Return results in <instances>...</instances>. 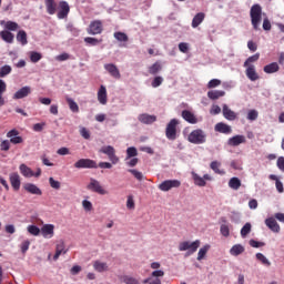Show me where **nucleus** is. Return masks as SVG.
<instances>
[{
  "label": "nucleus",
  "mask_w": 284,
  "mask_h": 284,
  "mask_svg": "<svg viewBox=\"0 0 284 284\" xmlns=\"http://www.w3.org/2000/svg\"><path fill=\"white\" fill-rule=\"evenodd\" d=\"M138 120L140 121V123H143L144 125H152V123H155L156 121V115L142 113L138 116Z\"/></svg>",
  "instance_id": "obj_19"
},
{
  "label": "nucleus",
  "mask_w": 284,
  "mask_h": 284,
  "mask_svg": "<svg viewBox=\"0 0 284 284\" xmlns=\"http://www.w3.org/2000/svg\"><path fill=\"white\" fill-rule=\"evenodd\" d=\"M134 156H139V151L136 150V148H128L125 161H130V159H133Z\"/></svg>",
  "instance_id": "obj_40"
},
{
  "label": "nucleus",
  "mask_w": 284,
  "mask_h": 284,
  "mask_svg": "<svg viewBox=\"0 0 284 284\" xmlns=\"http://www.w3.org/2000/svg\"><path fill=\"white\" fill-rule=\"evenodd\" d=\"M128 172H130V174H132L136 181H143L144 179L143 173L136 169H129Z\"/></svg>",
  "instance_id": "obj_49"
},
{
  "label": "nucleus",
  "mask_w": 284,
  "mask_h": 284,
  "mask_svg": "<svg viewBox=\"0 0 284 284\" xmlns=\"http://www.w3.org/2000/svg\"><path fill=\"white\" fill-rule=\"evenodd\" d=\"M210 252V244H205L203 247L199 250L197 253V261H203L205 258V255Z\"/></svg>",
  "instance_id": "obj_39"
},
{
  "label": "nucleus",
  "mask_w": 284,
  "mask_h": 284,
  "mask_svg": "<svg viewBox=\"0 0 284 284\" xmlns=\"http://www.w3.org/2000/svg\"><path fill=\"white\" fill-rule=\"evenodd\" d=\"M29 94H32V88H30L29 85H26V87H22L20 90H18L13 94V99L16 101L19 99H26V97H28Z\"/></svg>",
  "instance_id": "obj_14"
},
{
  "label": "nucleus",
  "mask_w": 284,
  "mask_h": 284,
  "mask_svg": "<svg viewBox=\"0 0 284 284\" xmlns=\"http://www.w3.org/2000/svg\"><path fill=\"white\" fill-rule=\"evenodd\" d=\"M201 247V240H195L194 242L183 241L180 242L178 250L179 252H186L185 256H192Z\"/></svg>",
  "instance_id": "obj_2"
},
{
  "label": "nucleus",
  "mask_w": 284,
  "mask_h": 284,
  "mask_svg": "<svg viewBox=\"0 0 284 284\" xmlns=\"http://www.w3.org/2000/svg\"><path fill=\"white\" fill-rule=\"evenodd\" d=\"M159 190L161 192H170V190L174 187H181V181L179 180H165L162 183L159 184Z\"/></svg>",
  "instance_id": "obj_8"
},
{
  "label": "nucleus",
  "mask_w": 284,
  "mask_h": 284,
  "mask_svg": "<svg viewBox=\"0 0 284 284\" xmlns=\"http://www.w3.org/2000/svg\"><path fill=\"white\" fill-rule=\"evenodd\" d=\"M67 103L71 112L78 113L79 112V104L72 98H67Z\"/></svg>",
  "instance_id": "obj_41"
},
{
  "label": "nucleus",
  "mask_w": 284,
  "mask_h": 284,
  "mask_svg": "<svg viewBox=\"0 0 284 284\" xmlns=\"http://www.w3.org/2000/svg\"><path fill=\"white\" fill-rule=\"evenodd\" d=\"M17 42L21 43V45H28V33L24 30H20L17 33Z\"/></svg>",
  "instance_id": "obj_32"
},
{
  "label": "nucleus",
  "mask_w": 284,
  "mask_h": 284,
  "mask_svg": "<svg viewBox=\"0 0 284 284\" xmlns=\"http://www.w3.org/2000/svg\"><path fill=\"white\" fill-rule=\"evenodd\" d=\"M187 141L194 145H203L207 141V134L202 129H196L189 134Z\"/></svg>",
  "instance_id": "obj_3"
},
{
  "label": "nucleus",
  "mask_w": 284,
  "mask_h": 284,
  "mask_svg": "<svg viewBox=\"0 0 284 284\" xmlns=\"http://www.w3.org/2000/svg\"><path fill=\"white\" fill-rule=\"evenodd\" d=\"M182 118L184 119V121L191 123L192 125L199 123V119H196V115H194V113L189 110L182 111Z\"/></svg>",
  "instance_id": "obj_23"
},
{
  "label": "nucleus",
  "mask_w": 284,
  "mask_h": 284,
  "mask_svg": "<svg viewBox=\"0 0 284 284\" xmlns=\"http://www.w3.org/2000/svg\"><path fill=\"white\" fill-rule=\"evenodd\" d=\"M246 119L248 120V121H256V119H258V111H256V110H250L248 111V113H247V116H246Z\"/></svg>",
  "instance_id": "obj_55"
},
{
  "label": "nucleus",
  "mask_w": 284,
  "mask_h": 284,
  "mask_svg": "<svg viewBox=\"0 0 284 284\" xmlns=\"http://www.w3.org/2000/svg\"><path fill=\"white\" fill-rule=\"evenodd\" d=\"M113 37L120 43H128V41H130V38L125 34V32L116 31L113 33Z\"/></svg>",
  "instance_id": "obj_35"
},
{
  "label": "nucleus",
  "mask_w": 284,
  "mask_h": 284,
  "mask_svg": "<svg viewBox=\"0 0 284 284\" xmlns=\"http://www.w3.org/2000/svg\"><path fill=\"white\" fill-rule=\"evenodd\" d=\"M49 185H50L53 190H61V182L54 180V178H49Z\"/></svg>",
  "instance_id": "obj_53"
},
{
  "label": "nucleus",
  "mask_w": 284,
  "mask_h": 284,
  "mask_svg": "<svg viewBox=\"0 0 284 284\" xmlns=\"http://www.w3.org/2000/svg\"><path fill=\"white\" fill-rule=\"evenodd\" d=\"M27 230L32 236H39V234H41V229L37 225H29Z\"/></svg>",
  "instance_id": "obj_47"
},
{
  "label": "nucleus",
  "mask_w": 284,
  "mask_h": 284,
  "mask_svg": "<svg viewBox=\"0 0 284 284\" xmlns=\"http://www.w3.org/2000/svg\"><path fill=\"white\" fill-rule=\"evenodd\" d=\"M176 125H179V120L172 119L165 129V136L169 141H176Z\"/></svg>",
  "instance_id": "obj_5"
},
{
  "label": "nucleus",
  "mask_w": 284,
  "mask_h": 284,
  "mask_svg": "<svg viewBox=\"0 0 284 284\" xmlns=\"http://www.w3.org/2000/svg\"><path fill=\"white\" fill-rule=\"evenodd\" d=\"M19 170L22 176H24L26 179H32V176H34V171H32V169H30L26 164H20Z\"/></svg>",
  "instance_id": "obj_27"
},
{
  "label": "nucleus",
  "mask_w": 284,
  "mask_h": 284,
  "mask_svg": "<svg viewBox=\"0 0 284 284\" xmlns=\"http://www.w3.org/2000/svg\"><path fill=\"white\" fill-rule=\"evenodd\" d=\"M73 166L77 170H97V168H99L97 161L90 159H80L73 164Z\"/></svg>",
  "instance_id": "obj_4"
},
{
  "label": "nucleus",
  "mask_w": 284,
  "mask_h": 284,
  "mask_svg": "<svg viewBox=\"0 0 284 284\" xmlns=\"http://www.w3.org/2000/svg\"><path fill=\"white\" fill-rule=\"evenodd\" d=\"M194 184L199 187H205L207 185V182L205 181H212V176L210 174H204L203 178H201L199 174L192 172Z\"/></svg>",
  "instance_id": "obj_10"
},
{
  "label": "nucleus",
  "mask_w": 284,
  "mask_h": 284,
  "mask_svg": "<svg viewBox=\"0 0 284 284\" xmlns=\"http://www.w3.org/2000/svg\"><path fill=\"white\" fill-rule=\"evenodd\" d=\"M244 252H245V246H243V244H234L230 248L231 256H241V254H243Z\"/></svg>",
  "instance_id": "obj_26"
},
{
  "label": "nucleus",
  "mask_w": 284,
  "mask_h": 284,
  "mask_svg": "<svg viewBox=\"0 0 284 284\" xmlns=\"http://www.w3.org/2000/svg\"><path fill=\"white\" fill-rule=\"evenodd\" d=\"M126 161V165L128 168H136V165L139 164V159L138 158H131V160H125Z\"/></svg>",
  "instance_id": "obj_61"
},
{
  "label": "nucleus",
  "mask_w": 284,
  "mask_h": 284,
  "mask_svg": "<svg viewBox=\"0 0 284 284\" xmlns=\"http://www.w3.org/2000/svg\"><path fill=\"white\" fill-rule=\"evenodd\" d=\"M20 250H21L22 254H26V252H28V250H30V240H24L20 244Z\"/></svg>",
  "instance_id": "obj_58"
},
{
  "label": "nucleus",
  "mask_w": 284,
  "mask_h": 284,
  "mask_svg": "<svg viewBox=\"0 0 284 284\" xmlns=\"http://www.w3.org/2000/svg\"><path fill=\"white\" fill-rule=\"evenodd\" d=\"M258 59H261V53H255V54L248 57L244 62V68H250V65H252L251 63H256V61H258Z\"/></svg>",
  "instance_id": "obj_37"
},
{
  "label": "nucleus",
  "mask_w": 284,
  "mask_h": 284,
  "mask_svg": "<svg viewBox=\"0 0 284 284\" xmlns=\"http://www.w3.org/2000/svg\"><path fill=\"white\" fill-rule=\"evenodd\" d=\"M8 85L6 84V81L0 79V108L1 105H6V100H3V93L6 92Z\"/></svg>",
  "instance_id": "obj_38"
},
{
  "label": "nucleus",
  "mask_w": 284,
  "mask_h": 284,
  "mask_svg": "<svg viewBox=\"0 0 284 284\" xmlns=\"http://www.w3.org/2000/svg\"><path fill=\"white\" fill-rule=\"evenodd\" d=\"M241 179L234 176V178H231L230 181H229V187H231V190H240L241 189Z\"/></svg>",
  "instance_id": "obj_36"
},
{
  "label": "nucleus",
  "mask_w": 284,
  "mask_h": 284,
  "mask_svg": "<svg viewBox=\"0 0 284 284\" xmlns=\"http://www.w3.org/2000/svg\"><path fill=\"white\" fill-rule=\"evenodd\" d=\"M162 84H163V77L161 75L155 77L151 83L152 88H159Z\"/></svg>",
  "instance_id": "obj_57"
},
{
  "label": "nucleus",
  "mask_w": 284,
  "mask_h": 284,
  "mask_svg": "<svg viewBox=\"0 0 284 284\" xmlns=\"http://www.w3.org/2000/svg\"><path fill=\"white\" fill-rule=\"evenodd\" d=\"M80 135L82 139H85L87 141L90 140V131L84 126L80 128Z\"/></svg>",
  "instance_id": "obj_59"
},
{
  "label": "nucleus",
  "mask_w": 284,
  "mask_h": 284,
  "mask_svg": "<svg viewBox=\"0 0 284 284\" xmlns=\"http://www.w3.org/2000/svg\"><path fill=\"white\" fill-rule=\"evenodd\" d=\"M98 101L101 105H105L108 103V90L105 85H101L98 91Z\"/></svg>",
  "instance_id": "obj_24"
},
{
  "label": "nucleus",
  "mask_w": 284,
  "mask_h": 284,
  "mask_svg": "<svg viewBox=\"0 0 284 284\" xmlns=\"http://www.w3.org/2000/svg\"><path fill=\"white\" fill-rule=\"evenodd\" d=\"M250 17L253 30H261V21L263 19V8L261 4H253L251 7Z\"/></svg>",
  "instance_id": "obj_1"
},
{
  "label": "nucleus",
  "mask_w": 284,
  "mask_h": 284,
  "mask_svg": "<svg viewBox=\"0 0 284 284\" xmlns=\"http://www.w3.org/2000/svg\"><path fill=\"white\" fill-rule=\"evenodd\" d=\"M48 14H55L57 3L54 0H44Z\"/></svg>",
  "instance_id": "obj_34"
},
{
  "label": "nucleus",
  "mask_w": 284,
  "mask_h": 284,
  "mask_svg": "<svg viewBox=\"0 0 284 284\" xmlns=\"http://www.w3.org/2000/svg\"><path fill=\"white\" fill-rule=\"evenodd\" d=\"M40 59H43V55L41 54V53H39V52H37V51H32L31 53H30V61L32 62V63H39V60Z\"/></svg>",
  "instance_id": "obj_51"
},
{
  "label": "nucleus",
  "mask_w": 284,
  "mask_h": 284,
  "mask_svg": "<svg viewBox=\"0 0 284 284\" xmlns=\"http://www.w3.org/2000/svg\"><path fill=\"white\" fill-rule=\"evenodd\" d=\"M7 138L10 139V143L13 145H19V143H23V138L19 136V132L17 129H13L7 133Z\"/></svg>",
  "instance_id": "obj_13"
},
{
  "label": "nucleus",
  "mask_w": 284,
  "mask_h": 284,
  "mask_svg": "<svg viewBox=\"0 0 284 284\" xmlns=\"http://www.w3.org/2000/svg\"><path fill=\"white\" fill-rule=\"evenodd\" d=\"M251 247H265V242H258L256 240H250Z\"/></svg>",
  "instance_id": "obj_62"
},
{
  "label": "nucleus",
  "mask_w": 284,
  "mask_h": 284,
  "mask_svg": "<svg viewBox=\"0 0 284 284\" xmlns=\"http://www.w3.org/2000/svg\"><path fill=\"white\" fill-rule=\"evenodd\" d=\"M0 37L2 41H6V43H12L14 41V34L8 30L1 31Z\"/></svg>",
  "instance_id": "obj_33"
},
{
  "label": "nucleus",
  "mask_w": 284,
  "mask_h": 284,
  "mask_svg": "<svg viewBox=\"0 0 284 284\" xmlns=\"http://www.w3.org/2000/svg\"><path fill=\"white\" fill-rule=\"evenodd\" d=\"M214 131L219 132L220 134H232V126L225 122H219L215 124Z\"/></svg>",
  "instance_id": "obj_16"
},
{
  "label": "nucleus",
  "mask_w": 284,
  "mask_h": 284,
  "mask_svg": "<svg viewBox=\"0 0 284 284\" xmlns=\"http://www.w3.org/2000/svg\"><path fill=\"white\" fill-rule=\"evenodd\" d=\"M277 168L278 170H281L282 172H284V156H280L277 159Z\"/></svg>",
  "instance_id": "obj_64"
},
{
  "label": "nucleus",
  "mask_w": 284,
  "mask_h": 284,
  "mask_svg": "<svg viewBox=\"0 0 284 284\" xmlns=\"http://www.w3.org/2000/svg\"><path fill=\"white\" fill-rule=\"evenodd\" d=\"M278 70H281V67H278V63L276 62H272L264 67V72L266 74H274V72H278Z\"/></svg>",
  "instance_id": "obj_28"
},
{
  "label": "nucleus",
  "mask_w": 284,
  "mask_h": 284,
  "mask_svg": "<svg viewBox=\"0 0 284 284\" xmlns=\"http://www.w3.org/2000/svg\"><path fill=\"white\" fill-rule=\"evenodd\" d=\"M40 232L44 239H52L54 236V226L52 224H44Z\"/></svg>",
  "instance_id": "obj_22"
},
{
  "label": "nucleus",
  "mask_w": 284,
  "mask_h": 284,
  "mask_svg": "<svg viewBox=\"0 0 284 284\" xmlns=\"http://www.w3.org/2000/svg\"><path fill=\"white\" fill-rule=\"evenodd\" d=\"M123 283L125 284H141V282H139V280H136V277H132V276H123Z\"/></svg>",
  "instance_id": "obj_54"
},
{
  "label": "nucleus",
  "mask_w": 284,
  "mask_h": 284,
  "mask_svg": "<svg viewBox=\"0 0 284 284\" xmlns=\"http://www.w3.org/2000/svg\"><path fill=\"white\" fill-rule=\"evenodd\" d=\"M10 183L13 190L19 191L21 187V178L18 175V173H12L10 175Z\"/></svg>",
  "instance_id": "obj_25"
},
{
  "label": "nucleus",
  "mask_w": 284,
  "mask_h": 284,
  "mask_svg": "<svg viewBox=\"0 0 284 284\" xmlns=\"http://www.w3.org/2000/svg\"><path fill=\"white\" fill-rule=\"evenodd\" d=\"M103 40H99L97 38H92V37H87L84 38V43H87L88 45H99V43H101Z\"/></svg>",
  "instance_id": "obj_50"
},
{
  "label": "nucleus",
  "mask_w": 284,
  "mask_h": 284,
  "mask_svg": "<svg viewBox=\"0 0 284 284\" xmlns=\"http://www.w3.org/2000/svg\"><path fill=\"white\" fill-rule=\"evenodd\" d=\"M82 207L85 212H92V202H90L88 200H83Z\"/></svg>",
  "instance_id": "obj_60"
},
{
  "label": "nucleus",
  "mask_w": 284,
  "mask_h": 284,
  "mask_svg": "<svg viewBox=\"0 0 284 284\" xmlns=\"http://www.w3.org/2000/svg\"><path fill=\"white\" fill-rule=\"evenodd\" d=\"M87 190H90V192H95L97 194H101L102 196L108 194V191L101 186L99 180L93 178L90 179V183L87 185Z\"/></svg>",
  "instance_id": "obj_7"
},
{
  "label": "nucleus",
  "mask_w": 284,
  "mask_h": 284,
  "mask_svg": "<svg viewBox=\"0 0 284 284\" xmlns=\"http://www.w3.org/2000/svg\"><path fill=\"white\" fill-rule=\"evenodd\" d=\"M245 74L250 81H258L260 77L256 72V67L254 64H251L246 67Z\"/></svg>",
  "instance_id": "obj_21"
},
{
  "label": "nucleus",
  "mask_w": 284,
  "mask_h": 284,
  "mask_svg": "<svg viewBox=\"0 0 284 284\" xmlns=\"http://www.w3.org/2000/svg\"><path fill=\"white\" fill-rule=\"evenodd\" d=\"M252 232V223L246 222L244 226L241 229V236L242 239H246L247 234Z\"/></svg>",
  "instance_id": "obj_42"
},
{
  "label": "nucleus",
  "mask_w": 284,
  "mask_h": 284,
  "mask_svg": "<svg viewBox=\"0 0 284 284\" xmlns=\"http://www.w3.org/2000/svg\"><path fill=\"white\" fill-rule=\"evenodd\" d=\"M225 94V91L223 90H211L207 92V97L209 99H211V101H216L217 99H221V97H223Z\"/></svg>",
  "instance_id": "obj_29"
},
{
  "label": "nucleus",
  "mask_w": 284,
  "mask_h": 284,
  "mask_svg": "<svg viewBox=\"0 0 284 284\" xmlns=\"http://www.w3.org/2000/svg\"><path fill=\"white\" fill-rule=\"evenodd\" d=\"M23 190H26V192L29 194H34L36 196H41V194H43V191H41L34 183L23 184Z\"/></svg>",
  "instance_id": "obj_15"
},
{
  "label": "nucleus",
  "mask_w": 284,
  "mask_h": 284,
  "mask_svg": "<svg viewBox=\"0 0 284 284\" xmlns=\"http://www.w3.org/2000/svg\"><path fill=\"white\" fill-rule=\"evenodd\" d=\"M93 268L95 270V272L102 273V272H108L109 266H108V263L105 262L95 261L93 263Z\"/></svg>",
  "instance_id": "obj_30"
},
{
  "label": "nucleus",
  "mask_w": 284,
  "mask_h": 284,
  "mask_svg": "<svg viewBox=\"0 0 284 284\" xmlns=\"http://www.w3.org/2000/svg\"><path fill=\"white\" fill-rule=\"evenodd\" d=\"M265 225L271 230V232H274L275 234H278L281 232V225H278V222L274 217H268L265 220Z\"/></svg>",
  "instance_id": "obj_18"
},
{
  "label": "nucleus",
  "mask_w": 284,
  "mask_h": 284,
  "mask_svg": "<svg viewBox=\"0 0 284 284\" xmlns=\"http://www.w3.org/2000/svg\"><path fill=\"white\" fill-rule=\"evenodd\" d=\"M11 72H12V67H10L9 64L1 67L0 68V79L8 77V74H10Z\"/></svg>",
  "instance_id": "obj_43"
},
{
  "label": "nucleus",
  "mask_w": 284,
  "mask_h": 284,
  "mask_svg": "<svg viewBox=\"0 0 284 284\" xmlns=\"http://www.w3.org/2000/svg\"><path fill=\"white\" fill-rule=\"evenodd\" d=\"M255 257L257 258V261L261 262L262 265H265L266 267H270V265H272V262H270V260H267L263 253H256Z\"/></svg>",
  "instance_id": "obj_46"
},
{
  "label": "nucleus",
  "mask_w": 284,
  "mask_h": 284,
  "mask_svg": "<svg viewBox=\"0 0 284 284\" xmlns=\"http://www.w3.org/2000/svg\"><path fill=\"white\" fill-rule=\"evenodd\" d=\"M0 150H2V152H8V150H10V141L3 140L0 144Z\"/></svg>",
  "instance_id": "obj_63"
},
{
  "label": "nucleus",
  "mask_w": 284,
  "mask_h": 284,
  "mask_svg": "<svg viewBox=\"0 0 284 284\" xmlns=\"http://www.w3.org/2000/svg\"><path fill=\"white\" fill-rule=\"evenodd\" d=\"M222 114L226 121H236L239 114L236 112L232 111L227 104H223L222 106Z\"/></svg>",
  "instance_id": "obj_11"
},
{
  "label": "nucleus",
  "mask_w": 284,
  "mask_h": 284,
  "mask_svg": "<svg viewBox=\"0 0 284 284\" xmlns=\"http://www.w3.org/2000/svg\"><path fill=\"white\" fill-rule=\"evenodd\" d=\"M88 34H101L103 32V22L101 20L91 21L87 29Z\"/></svg>",
  "instance_id": "obj_9"
},
{
  "label": "nucleus",
  "mask_w": 284,
  "mask_h": 284,
  "mask_svg": "<svg viewBox=\"0 0 284 284\" xmlns=\"http://www.w3.org/2000/svg\"><path fill=\"white\" fill-rule=\"evenodd\" d=\"M202 21H205V13L199 12L192 20V28H199Z\"/></svg>",
  "instance_id": "obj_31"
},
{
  "label": "nucleus",
  "mask_w": 284,
  "mask_h": 284,
  "mask_svg": "<svg viewBox=\"0 0 284 284\" xmlns=\"http://www.w3.org/2000/svg\"><path fill=\"white\" fill-rule=\"evenodd\" d=\"M162 70V67H161V63L159 62H155L153 63L151 67H149V73L150 74H159V72H161Z\"/></svg>",
  "instance_id": "obj_45"
},
{
  "label": "nucleus",
  "mask_w": 284,
  "mask_h": 284,
  "mask_svg": "<svg viewBox=\"0 0 284 284\" xmlns=\"http://www.w3.org/2000/svg\"><path fill=\"white\" fill-rule=\"evenodd\" d=\"M219 85H221V80L220 79H212L211 81H209L206 88L209 90H213V88H219Z\"/></svg>",
  "instance_id": "obj_52"
},
{
  "label": "nucleus",
  "mask_w": 284,
  "mask_h": 284,
  "mask_svg": "<svg viewBox=\"0 0 284 284\" xmlns=\"http://www.w3.org/2000/svg\"><path fill=\"white\" fill-rule=\"evenodd\" d=\"M68 14H70V4L67 1H61L58 19H65Z\"/></svg>",
  "instance_id": "obj_20"
},
{
  "label": "nucleus",
  "mask_w": 284,
  "mask_h": 284,
  "mask_svg": "<svg viewBox=\"0 0 284 284\" xmlns=\"http://www.w3.org/2000/svg\"><path fill=\"white\" fill-rule=\"evenodd\" d=\"M220 232L222 236H225V239H227V236H230V226L227 224H221Z\"/></svg>",
  "instance_id": "obj_56"
},
{
  "label": "nucleus",
  "mask_w": 284,
  "mask_h": 284,
  "mask_svg": "<svg viewBox=\"0 0 284 284\" xmlns=\"http://www.w3.org/2000/svg\"><path fill=\"white\" fill-rule=\"evenodd\" d=\"M100 152L108 156V159H109V161H111L112 165H116V163H119L120 160L116 155V150L114 149V146H112V145L102 146L100 149Z\"/></svg>",
  "instance_id": "obj_6"
},
{
  "label": "nucleus",
  "mask_w": 284,
  "mask_h": 284,
  "mask_svg": "<svg viewBox=\"0 0 284 284\" xmlns=\"http://www.w3.org/2000/svg\"><path fill=\"white\" fill-rule=\"evenodd\" d=\"M104 70H106V72H109V74H111L113 79H121V72L119 71V68H116V64H104Z\"/></svg>",
  "instance_id": "obj_17"
},
{
  "label": "nucleus",
  "mask_w": 284,
  "mask_h": 284,
  "mask_svg": "<svg viewBox=\"0 0 284 284\" xmlns=\"http://www.w3.org/2000/svg\"><path fill=\"white\" fill-rule=\"evenodd\" d=\"M211 170L215 172V174H225V171H221L219 168H221V162L219 161H213L210 164Z\"/></svg>",
  "instance_id": "obj_44"
},
{
  "label": "nucleus",
  "mask_w": 284,
  "mask_h": 284,
  "mask_svg": "<svg viewBox=\"0 0 284 284\" xmlns=\"http://www.w3.org/2000/svg\"><path fill=\"white\" fill-rule=\"evenodd\" d=\"M6 30H10L11 32H14L19 30V23L13 21H7L4 24Z\"/></svg>",
  "instance_id": "obj_48"
},
{
  "label": "nucleus",
  "mask_w": 284,
  "mask_h": 284,
  "mask_svg": "<svg viewBox=\"0 0 284 284\" xmlns=\"http://www.w3.org/2000/svg\"><path fill=\"white\" fill-rule=\"evenodd\" d=\"M246 141L245 135L237 134L227 140V145L231 148H239V145L245 143Z\"/></svg>",
  "instance_id": "obj_12"
}]
</instances>
